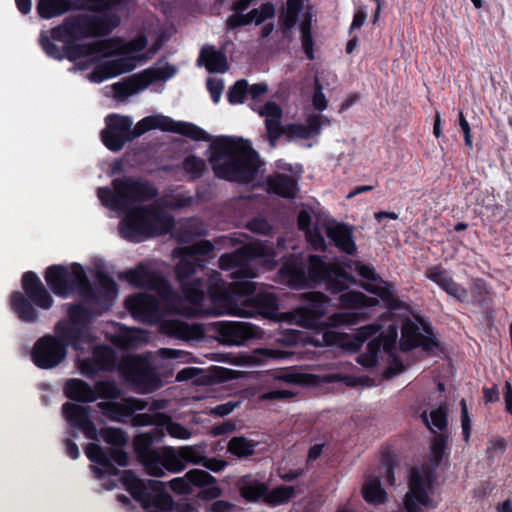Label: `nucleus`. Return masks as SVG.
I'll return each mask as SVG.
<instances>
[{"label": "nucleus", "instance_id": "nucleus-45", "mask_svg": "<svg viewBox=\"0 0 512 512\" xmlns=\"http://www.w3.org/2000/svg\"><path fill=\"white\" fill-rule=\"evenodd\" d=\"M99 438L113 448H123L127 444V434L120 428H101L99 429Z\"/></svg>", "mask_w": 512, "mask_h": 512}, {"label": "nucleus", "instance_id": "nucleus-40", "mask_svg": "<svg viewBox=\"0 0 512 512\" xmlns=\"http://www.w3.org/2000/svg\"><path fill=\"white\" fill-rule=\"evenodd\" d=\"M181 166L191 181L202 177L204 172L207 170L205 160L193 154L186 156L182 161Z\"/></svg>", "mask_w": 512, "mask_h": 512}, {"label": "nucleus", "instance_id": "nucleus-62", "mask_svg": "<svg viewBox=\"0 0 512 512\" xmlns=\"http://www.w3.org/2000/svg\"><path fill=\"white\" fill-rule=\"evenodd\" d=\"M206 85L213 102L218 103L224 89L223 81L221 79L208 78Z\"/></svg>", "mask_w": 512, "mask_h": 512}, {"label": "nucleus", "instance_id": "nucleus-54", "mask_svg": "<svg viewBox=\"0 0 512 512\" xmlns=\"http://www.w3.org/2000/svg\"><path fill=\"white\" fill-rule=\"evenodd\" d=\"M381 466L385 468V482L387 485L393 486L395 484V476L393 475V468L395 467V455L390 450L381 451Z\"/></svg>", "mask_w": 512, "mask_h": 512}, {"label": "nucleus", "instance_id": "nucleus-61", "mask_svg": "<svg viewBox=\"0 0 512 512\" xmlns=\"http://www.w3.org/2000/svg\"><path fill=\"white\" fill-rule=\"evenodd\" d=\"M471 294L476 302L482 304L486 300L487 285L482 279H476L471 286Z\"/></svg>", "mask_w": 512, "mask_h": 512}, {"label": "nucleus", "instance_id": "nucleus-32", "mask_svg": "<svg viewBox=\"0 0 512 512\" xmlns=\"http://www.w3.org/2000/svg\"><path fill=\"white\" fill-rule=\"evenodd\" d=\"M268 191L283 198H293L297 191V183L287 174L277 173L267 179Z\"/></svg>", "mask_w": 512, "mask_h": 512}, {"label": "nucleus", "instance_id": "nucleus-52", "mask_svg": "<svg viewBox=\"0 0 512 512\" xmlns=\"http://www.w3.org/2000/svg\"><path fill=\"white\" fill-rule=\"evenodd\" d=\"M67 317L66 320H92V310L81 302L68 304Z\"/></svg>", "mask_w": 512, "mask_h": 512}, {"label": "nucleus", "instance_id": "nucleus-5", "mask_svg": "<svg viewBox=\"0 0 512 512\" xmlns=\"http://www.w3.org/2000/svg\"><path fill=\"white\" fill-rule=\"evenodd\" d=\"M39 45L57 61L68 59L70 72L88 71L86 78L96 83V14H74L48 32L41 31Z\"/></svg>", "mask_w": 512, "mask_h": 512}, {"label": "nucleus", "instance_id": "nucleus-34", "mask_svg": "<svg viewBox=\"0 0 512 512\" xmlns=\"http://www.w3.org/2000/svg\"><path fill=\"white\" fill-rule=\"evenodd\" d=\"M259 443L245 436H234L229 439L228 453L238 459L254 456V449Z\"/></svg>", "mask_w": 512, "mask_h": 512}, {"label": "nucleus", "instance_id": "nucleus-28", "mask_svg": "<svg viewBox=\"0 0 512 512\" xmlns=\"http://www.w3.org/2000/svg\"><path fill=\"white\" fill-rule=\"evenodd\" d=\"M98 316L105 310H108L115 302L118 296L117 283L101 270L100 260L98 259Z\"/></svg>", "mask_w": 512, "mask_h": 512}, {"label": "nucleus", "instance_id": "nucleus-20", "mask_svg": "<svg viewBox=\"0 0 512 512\" xmlns=\"http://www.w3.org/2000/svg\"><path fill=\"white\" fill-rule=\"evenodd\" d=\"M146 406L148 403L145 400L133 397L97 403L102 416L116 423H127L128 418L136 415V411L145 410Z\"/></svg>", "mask_w": 512, "mask_h": 512}, {"label": "nucleus", "instance_id": "nucleus-2", "mask_svg": "<svg viewBox=\"0 0 512 512\" xmlns=\"http://www.w3.org/2000/svg\"><path fill=\"white\" fill-rule=\"evenodd\" d=\"M158 194L150 181L128 176L114 179L113 191L98 188V198L105 206L125 214L119 223L121 236L136 243L164 235L174 227L173 217L158 203L144 205Z\"/></svg>", "mask_w": 512, "mask_h": 512}, {"label": "nucleus", "instance_id": "nucleus-49", "mask_svg": "<svg viewBox=\"0 0 512 512\" xmlns=\"http://www.w3.org/2000/svg\"><path fill=\"white\" fill-rule=\"evenodd\" d=\"M275 15V7L272 3H263L260 8L252 9L248 13L249 24L254 22L256 25H260L265 20L273 18Z\"/></svg>", "mask_w": 512, "mask_h": 512}, {"label": "nucleus", "instance_id": "nucleus-47", "mask_svg": "<svg viewBox=\"0 0 512 512\" xmlns=\"http://www.w3.org/2000/svg\"><path fill=\"white\" fill-rule=\"evenodd\" d=\"M152 442L153 438L149 433L136 435L135 440H133L136 457L161 453V451L152 448Z\"/></svg>", "mask_w": 512, "mask_h": 512}, {"label": "nucleus", "instance_id": "nucleus-60", "mask_svg": "<svg viewBox=\"0 0 512 512\" xmlns=\"http://www.w3.org/2000/svg\"><path fill=\"white\" fill-rule=\"evenodd\" d=\"M505 451L506 440L503 437L493 438L487 442V450H485V453H487V457H489V459H492L493 456L502 454Z\"/></svg>", "mask_w": 512, "mask_h": 512}, {"label": "nucleus", "instance_id": "nucleus-17", "mask_svg": "<svg viewBox=\"0 0 512 512\" xmlns=\"http://www.w3.org/2000/svg\"><path fill=\"white\" fill-rule=\"evenodd\" d=\"M219 333V341L224 345L241 346L254 339H261V328L250 322H212Z\"/></svg>", "mask_w": 512, "mask_h": 512}, {"label": "nucleus", "instance_id": "nucleus-22", "mask_svg": "<svg viewBox=\"0 0 512 512\" xmlns=\"http://www.w3.org/2000/svg\"><path fill=\"white\" fill-rule=\"evenodd\" d=\"M158 326L160 332L180 340H202L203 326L200 322H142Z\"/></svg>", "mask_w": 512, "mask_h": 512}, {"label": "nucleus", "instance_id": "nucleus-13", "mask_svg": "<svg viewBox=\"0 0 512 512\" xmlns=\"http://www.w3.org/2000/svg\"><path fill=\"white\" fill-rule=\"evenodd\" d=\"M136 392L149 394L161 387V379L150 361L138 354H129L122 357L120 367L115 370Z\"/></svg>", "mask_w": 512, "mask_h": 512}, {"label": "nucleus", "instance_id": "nucleus-30", "mask_svg": "<svg viewBox=\"0 0 512 512\" xmlns=\"http://www.w3.org/2000/svg\"><path fill=\"white\" fill-rule=\"evenodd\" d=\"M204 63L210 73H224L228 70L226 55L222 51H217L214 46H203L198 58V64Z\"/></svg>", "mask_w": 512, "mask_h": 512}, {"label": "nucleus", "instance_id": "nucleus-33", "mask_svg": "<svg viewBox=\"0 0 512 512\" xmlns=\"http://www.w3.org/2000/svg\"><path fill=\"white\" fill-rule=\"evenodd\" d=\"M70 0H38L36 10L42 19H51L70 11Z\"/></svg>", "mask_w": 512, "mask_h": 512}, {"label": "nucleus", "instance_id": "nucleus-3", "mask_svg": "<svg viewBox=\"0 0 512 512\" xmlns=\"http://www.w3.org/2000/svg\"><path fill=\"white\" fill-rule=\"evenodd\" d=\"M43 277L47 286L37 273L26 271L21 277L22 291L11 293L9 306L19 320H38V309L47 311L53 307L52 294L63 299L75 296L85 303L96 302V282H91L77 262L50 265Z\"/></svg>", "mask_w": 512, "mask_h": 512}, {"label": "nucleus", "instance_id": "nucleus-46", "mask_svg": "<svg viewBox=\"0 0 512 512\" xmlns=\"http://www.w3.org/2000/svg\"><path fill=\"white\" fill-rule=\"evenodd\" d=\"M161 452H173L176 457L190 462V464H198L203 460L211 459L203 456L200 450L194 446L179 447L178 449L167 447Z\"/></svg>", "mask_w": 512, "mask_h": 512}, {"label": "nucleus", "instance_id": "nucleus-58", "mask_svg": "<svg viewBox=\"0 0 512 512\" xmlns=\"http://www.w3.org/2000/svg\"><path fill=\"white\" fill-rule=\"evenodd\" d=\"M354 270L358 273L362 278L371 281V282H380L384 283L380 276L376 273L375 269L370 266L363 264L362 262H354Z\"/></svg>", "mask_w": 512, "mask_h": 512}, {"label": "nucleus", "instance_id": "nucleus-27", "mask_svg": "<svg viewBox=\"0 0 512 512\" xmlns=\"http://www.w3.org/2000/svg\"><path fill=\"white\" fill-rule=\"evenodd\" d=\"M364 289L368 292L375 294L379 297H381L382 300H384L387 304V307L392 315H398L399 320H411L410 318V308L408 304L400 301L398 298H396L390 287L388 286H382L378 284H365Z\"/></svg>", "mask_w": 512, "mask_h": 512}, {"label": "nucleus", "instance_id": "nucleus-4", "mask_svg": "<svg viewBox=\"0 0 512 512\" xmlns=\"http://www.w3.org/2000/svg\"><path fill=\"white\" fill-rule=\"evenodd\" d=\"M268 254L267 247L258 244L245 245L234 253L223 254L219 259V267L230 271L233 282L228 284V289L233 290V295L242 296L245 300L265 298L255 305L253 315L240 316L252 318L261 316L266 320H319L325 315L328 299L320 292H309L300 307L294 310L293 318L288 314L277 317L279 310L277 298L268 292H256L257 283L252 281L257 277L254 262Z\"/></svg>", "mask_w": 512, "mask_h": 512}, {"label": "nucleus", "instance_id": "nucleus-7", "mask_svg": "<svg viewBox=\"0 0 512 512\" xmlns=\"http://www.w3.org/2000/svg\"><path fill=\"white\" fill-rule=\"evenodd\" d=\"M63 396L68 401L61 404V417L68 424V434L75 437L82 432L84 438L92 442L84 446V455L90 460V472L96 476V424L91 416V408L86 404H92L96 400V388L80 378H69L63 384Z\"/></svg>", "mask_w": 512, "mask_h": 512}, {"label": "nucleus", "instance_id": "nucleus-36", "mask_svg": "<svg viewBox=\"0 0 512 512\" xmlns=\"http://www.w3.org/2000/svg\"><path fill=\"white\" fill-rule=\"evenodd\" d=\"M206 233L202 222L191 219L183 223L176 231V238L179 243H191L196 238Z\"/></svg>", "mask_w": 512, "mask_h": 512}, {"label": "nucleus", "instance_id": "nucleus-16", "mask_svg": "<svg viewBox=\"0 0 512 512\" xmlns=\"http://www.w3.org/2000/svg\"><path fill=\"white\" fill-rule=\"evenodd\" d=\"M176 68L172 65H166L154 70H146L143 74H139L126 79L123 82L113 84V95L117 100H124L127 97L136 94L155 81L167 80L173 77Z\"/></svg>", "mask_w": 512, "mask_h": 512}, {"label": "nucleus", "instance_id": "nucleus-21", "mask_svg": "<svg viewBox=\"0 0 512 512\" xmlns=\"http://www.w3.org/2000/svg\"><path fill=\"white\" fill-rule=\"evenodd\" d=\"M136 457L144 465L147 474L155 477H162L165 470L171 473H178L183 471L186 465L189 464L188 461L175 456L173 452H160L158 454Z\"/></svg>", "mask_w": 512, "mask_h": 512}, {"label": "nucleus", "instance_id": "nucleus-26", "mask_svg": "<svg viewBox=\"0 0 512 512\" xmlns=\"http://www.w3.org/2000/svg\"><path fill=\"white\" fill-rule=\"evenodd\" d=\"M326 235L341 252L354 255L357 246L353 239V229L345 223H334L326 226Z\"/></svg>", "mask_w": 512, "mask_h": 512}, {"label": "nucleus", "instance_id": "nucleus-41", "mask_svg": "<svg viewBox=\"0 0 512 512\" xmlns=\"http://www.w3.org/2000/svg\"><path fill=\"white\" fill-rule=\"evenodd\" d=\"M176 382H191L195 386H202L209 383V376L199 367H185L176 374Z\"/></svg>", "mask_w": 512, "mask_h": 512}, {"label": "nucleus", "instance_id": "nucleus-25", "mask_svg": "<svg viewBox=\"0 0 512 512\" xmlns=\"http://www.w3.org/2000/svg\"><path fill=\"white\" fill-rule=\"evenodd\" d=\"M431 508V498L425 492L424 478L417 472H412L410 477V487L405 495L406 512H422L420 508Z\"/></svg>", "mask_w": 512, "mask_h": 512}, {"label": "nucleus", "instance_id": "nucleus-31", "mask_svg": "<svg viewBox=\"0 0 512 512\" xmlns=\"http://www.w3.org/2000/svg\"><path fill=\"white\" fill-rule=\"evenodd\" d=\"M297 327L304 328L303 326L297 325ZM306 329H311L317 331V334L311 336L305 332H300L294 329H288L281 335L280 342L287 346H307L312 345L314 347H322V341H320V329H314L310 327H305Z\"/></svg>", "mask_w": 512, "mask_h": 512}, {"label": "nucleus", "instance_id": "nucleus-43", "mask_svg": "<svg viewBox=\"0 0 512 512\" xmlns=\"http://www.w3.org/2000/svg\"><path fill=\"white\" fill-rule=\"evenodd\" d=\"M162 418H171L166 413H137L130 418H127V423L133 425V427H158L159 423L162 422Z\"/></svg>", "mask_w": 512, "mask_h": 512}, {"label": "nucleus", "instance_id": "nucleus-8", "mask_svg": "<svg viewBox=\"0 0 512 512\" xmlns=\"http://www.w3.org/2000/svg\"><path fill=\"white\" fill-rule=\"evenodd\" d=\"M210 147L209 161L216 177L243 184L256 179L260 159L248 140L221 136Z\"/></svg>", "mask_w": 512, "mask_h": 512}, {"label": "nucleus", "instance_id": "nucleus-44", "mask_svg": "<svg viewBox=\"0 0 512 512\" xmlns=\"http://www.w3.org/2000/svg\"><path fill=\"white\" fill-rule=\"evenodd\" d=\"M445 449H447V434L435 433L432 445H430V463L433 467L440 466L443 455H445Z\"/></svg>", "mask_w": 512, "mask_h": 512}, {"label": "nucleus", "instance_id": "nucleus-9", "mask_svg": "<svg viewBox=\"0 0 512 512\" xmlns=\"http://www.w3.org/2000/svg\"><path fill=\"white\" fill-rule=\"evenodd\" d=\"M279 274L282 281L291 288H314L325 282L332 294L341 293L346 289L342 278L350 279L317 255H309L307 261L289 259L282 264Z\"/></svg>", "mask_w": 512, "mask_h": 512}, {"label": "nucleus", "instance_id": "nucleus-57", "mask_svg": "<svg viewBox=\"0 0 512 512\" xmlns=\"http://www.w3.org/2000/svg\"><path fill=\"white\" fill-rule=\"evenodd\" d=\"M308 243L316 251H325L326 241L318 226L313 227L305 233Z\"/></svg>", "mask_w": 512, "mask_h": 512}, {"label": "nucleus", "instance_id": "nucleus-63", "mask_svg": "<svg viewBox=\"0 0 512 512\" xmlns=\"http://www.w3.org/2000/svg\"><path fill=\"white\" fill-rule=\"evenodd\" d=\"M322 85L320 84L319 80L316 78L315 79V91H314V95H313V99H312V102H313V106L316 110L318 111H323L327 108V100H326V97L324 95V93L322 92Z\"/></svg>", "mask_w": 512, "mask_h": 512}, {"label": "nucleus", "instance_id": "nucleus-18", "mask_svg": "<svg viewBox=\"0 0 512 512\" xmlns=\"http://www.w3.org/2000/svg\"><path fill=\"white\" fill-rule=\"evenodd\" d=\"M397 342V326L392 324L386 333L378 334V337L372 338L367 343L365 352L356 357L358 365L371 369L377 366V355L383 351L391 357H395V343Z\"/></svg>", "mask_w": 512, "mask_h": 512}, {"label": "nucleus", "instance_id": "nucleus-37", "mask_svg": "<svg viewBox=\"0 0 512 512\" xmlns=\"http://www.w3.org/2000/svg\"><path fill=\"white\" fill-rule=\"evenodd\" d=\"M362 497L365 502L371 505H380L386 500V492L381 488V480L378 477H371L364 483Z\"/></svg>", "mask_w": 512, "mask_h": 512}, {"label": "nucleus", "instance_id": "nucleus-19", "mask_svg": "<svg viewBox=\"0 0 512 512\" xmlns=\"http://www.w3.org/2000/svg\"><path fill=\"white\" fill-rule=\"evenodd\" d=\"M133 121L128 116L110 115L106 118V128L101 132L104 145L111 151H120L130 139Z\"/></svg>", "mask_w": 512, "mask_h": 512}, {"label": "nucleus", "instance_id": "nucleus-38", "mask_svg": "<svg viewBox=\"0 0 512 512\" xmlns=\"http://www.w3.org/2000/svg\"><path fill=\"white\" fill-rule=\"evenodd\" d=\"M293 495H295V489L293 486L280 485L279 487L267 492V494L263 495L260 500H263V503L270 507H278L288 503Z\"/></svg>", "mask_w": 512, "mask_h": 512}, {"label": "nucleus", "instance_id": "nucleus-14", "mask_svg": "<svg viewBox=\"0 0 512 512\" xmlns=\"http://www.w3.org/2000/svg\"><path fill=\"white\" fill-rule=\"evenodd\" d=\"M399 349L408 353L416 348L423 349L428 355L443 354L445 349L433 334L431 322H401Z\"/></svg>", "mask_w": 512, "mask_h": 512}, {"label": "nucleus", "instance_id": "nucleus-15", "mask_svg": "<svg viewBox=\"0 0 512 512\" xmlns=\"http://www.w3.org/2000/svg\"><path fill=\"white\" fill-rule=\"evenodd\" d=\"M152 129L181 134L195 141H210L211 136L202 128L190 122L174 121L164 115L148 116L140 120L134 128L130 127V139H136Z\"/></svg>", "mask_w": 512, "mask_h": 512}, {"label": "nucleus", "instance_id": "nucleus-53", "mask_svg": "<svg viewBox=\"0 0 512 512\" xmlns=\"http://www.w3.org/2000/svg\"><path fill=\"white\" fill-rule=\"evenodd\" d=\"M423 421L426 426H429V424L432 423L433 427L442 432L447 428V409L443 406L433 409L432 412H430V422L427 421V416H425L424 413Z\"/></svg>", "mask_w": 512, "mask_h": 512}, {"label": "nucleus", "instance_id": "nucleus-39", "mask_svg": "<svg viewBox=\"0 0 512 512\" xmlns=\"http://www.w3.org/2000/svg\"><path fill=\"white\" fill-rule=\"evenodd\" d=\"M121 358L105 344L97 345V371H113L119 368Z\"/></svg>", "mask_w": 512, "mask_h": 512}, {"label": "nucleus", "instance_id": "nucleus-6", "mask_svg": "<svg viewBox=\"0 0 512 512\" xmlns=\"http://www.w3.org/2000/svg\"><path fill=\"white\" fill-rule=\"evenodd\" d=\"M93 322H56L53 334L36 339L31 348V362L41 370L58 367L66 359L68 348L76 352L96 353Z\"/></svg>", "mask_w": 512, "mask_h": 512}, {"label": "nucleus", "instance_id": "nucleus-64", "mask_svg": "<svg viewBox=\"0 0 512 512\" xmlns=\"http://www.w3.org/2000/svg\"><path fill=\"white\" fill-rule=\"evenodd\" d=\"M247 227L250 231L262 235H267L271 231V225L266 219L263 218H254L247 224Z\"/></svg>", "mask_w": 512, "mask_h": 512}, {"label": "nucleus", "instance_id": "nucleus-12", "mask_svg": "<svg viewBox=\"0 0 512 512\" xmlns=\"http://www.w3.org/2000/svg\"><path fill=\"white\" fill-rule=\"evenodd\" d=\"M127 493L136 503L142 505L147 512H171L173 499L164 491V484L159 480L141 479L131 470H126L120 476ZM154 508L155 510H148Z\"/></svg>", "mask_w": 512, "mask_h": 512}, {"label": "nucleus", "instance_id": "nucleus-24", "mask_svg": "<svg viewBox=\"0 0 512 512\" xmlns=\"http://www.w3.org/2000/svg\"><path fill=\"white\" fill-rule=\"evenodd\" d=\"M216 482L213 475L201 469H192L186 472L185 477L170 480L169 486L172 492L178 495L193 493V487H204Z\"/></svg>", "mask_w": 512, "mask_h": 512}, {"label": "nucleus", "instance_id": "nucleus-23", "mask_svg": "<svg viewBox=\"0 0 512 512\" xmlns=\"http://www.w3.org/2000/svg\"><path fill=\"white\" fill-rule=\"evenodd\" d=\"M425 276L436 283L448 295L458 299L461 302H469V292L461 285L457 284L450 273L440 265L430 266L425 271Z\"/></svg>", "mask_w": 512, "mask_h": 512}, {"label": "nucleus", "instance_id": "nucleus-10", "mask_svg": "<svg viewBox=\"0 0 512 512\" xmlns=\"http://www.w3.org/2000/svg\"><path fill=\"white\" fill-rule=\"evenodd\" d=\"M265 118L267 137L271 147H275L283 133L288 136L308 139L320 134L323 124H329V120L322 115H314L308 119L307 124H289L283 129L281 120L283 111L276 102L269 101L258 111Z\"/></svg>", "mask_w": 512, "mask_h": 512}, {"label": "nucleus", "instance_id": "nucleus-29", "mask_svg": "<svg viewBox=\"0 0 512 512\" xmlns=\"http://www.w3.org/2000/svg\"><path fill=\"white\" fill-rule=\"evenodd\" d=\"M148 343V334L143 329L120 327L111 338V344L122 351L137 349Z\"/></svg>", "mask_w": 512, "mask_h": 512}, {"label": "nucleus", "instance_id": "nucleus-55", "mask_svg": "<svg viewBox=\"0 0 512 512\" xmlns=\"http://www.w3.org/2000/svg\"><path fill=\"white\" fill-rule=\"evenodd\" d=\"M77 369L86 378L94 379L96 375V352L90 353L89 357L77 358Z\"/></svg>", "mask_w": 512, "mask_h": 512}, {"label": "nucleus", "instance_id": "nucleus-1", "mask_svg": "<svg viewBox=\"0 0 512 512\" xmlns=\"http://www.w3.org/2000/svg\"><path fill=\"white\" fill-rule=\"evenodd\" d=\"M214 250L208 240H201L175 250L181 256L176 264V279L183 296L146 265L125 271L121 277L137 288L157 290L159 299L148 293L130 295L125 308L134 320H166V316L218 317L247 316L257 305V300H245L233 295L221 274L206 267L204 257ZM263 301V298H262ZM265 301V298H264Z\"/></svg>", "mask_w": 512, "mask_h": 512}, {"label": "nucleus", "instance_id": "nucleus-11", "mask_svg": "<svg viewBox=\"0 0 512 512\" xmlns=\"http://www.w3.org/2000/svg\"><path fill=\"white\" fill-rule=\"evenodd\" d=\"M290 325H299L303 328L321 329L322 347L335 345L348 351L357 352L363 344L373 335L379 333L381 324L371 322L368 325L356 329L354 334L339 333L330 330V328H339L343 325H356L359 322H285Z\"/></svg>", "mask_w": 512, "mask_h": 512}, {"label": "nucleus", "instance_id": "nucleus-42", "mask_svg": "<svg viewBox=\"0 0 512 512\" xmlns=\"http://www.w3.org/2000/svg\"><path fill=\"white\" fill-rule=\"evenodd\" d=\"M269 491L268 485L258 482L257 480H253L242 485V488H240V495H242L247 502L256 503Z\"/></svg>", "mask_w": 512, "mask_h": 512}, {"label": "nucleus", "instance_id": "nucleus-51", "mask_svg": "<svg viewBox=\"0 0 512 512\" xmlns=\"http://www.w3.org/2000/svg\"><path fill=\"white\" fill-rule=\"evenodd\" d=\"M310 20L304 21L300 26L302 49L309 60L314 59L313 37Z\"/></svg>", "mask_w": 512, "mask_h": 512}, {"label": "nucleus", "instance_id": "nucleus-59", "mask_svg": "<svg viewBox=\"0 0 512 512\" xmlns=\"http://www.w3.org/2000/svg\"><path fill=\"white\" fill-rule=\"evenodd\" d=\"M460 424H462V438L464 442L470 441V417H468L467 404L460 400Z\"/></svg>", "mask_w": 512, "mask_h": 512}, {"label": "nucleus", "instance_id": "nucleus-48", "mask_svg": "<svg viewBox=\"0 0 512 512\" xmlns=\"http://www.w3.org/2000/svg\"><path fill=\"white\" fill-rule=\"evenodd\" d=\"M163 422H160L158 428H164L169 433L170 437L186 440L191 437V433L178 422H174L171 418L163 417Z\"/></svg>", "mask_w": 512, "mask_h": 512}, {"label": "nucleus", "instance_id": "nucleus-50", "mask_svg": "<svg viewBox=\"0 0 512 512\" xmlns=\"http://www.w3.org/2000/svg\"><path fill=\"white\" fill-rule=\"evenodd\" d=\"M248 94V82L245 79H240L232 85L227 93V99L231 104H240L244 102Z\"/></svg>", "mask_w": 512, "mask_h": 512}, {"label": "nucleus", "instance_id": "nucleus-56", "mask_svg": "<svg viewBox=\"0 0 512 512\" xmlns=\"http://www.w3.org/2000/svg\"><path fill=\"white\" fill-rule=\"evenodd\" d=\"M119 389L112 383L107 381H97V399H110L114 401L118 399Z\"/></svg>", "mask_w": 512, "mask_h": 512}, {"label": "nucleus", "instance_id": "nucleus-35", "mask_svg": "<svg viewBox=\"0 0 512 512\" xmlns=\"http://www.w3.org/2000/svg\"><path fill=\"white\" fill-rule=\"evenodd\" d=\"M340 305L346 309H359L374 306L378 303L376 298L367 297L362 292L347 291L339 296Z\"/></svg>", "mask_w": 512, "mask_h": 512}]
</instances>
